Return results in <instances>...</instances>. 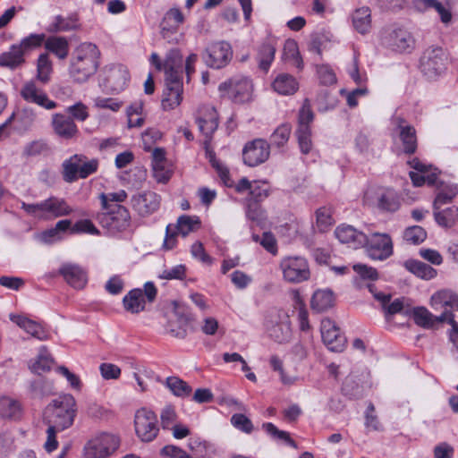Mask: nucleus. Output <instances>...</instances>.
Returning a JSON list of instances; mask_svg holds the SVG:
<instances>
[{
    "instance_id": "nucleus-1",
    "label": "nucleus",
    "mask_w": 458,
    "mask_h": 458,
    "mask_svg": "<svg viewBox=\"0 0 458 458\" xmlns=\"http://www.w3.org/2000/svg\"><path fill=\"white\" fill-rule=\"evenodd\" d=\"M100 50L91 42H82L72 51L69 64V75L77 83L86 82L100 64Z\"/></svg>"
},
{
    "instance_id": "nucleus-2",
    "label": "nucleus",
    "mask_w": 458,
    "mask_h": 458,
    "mask_svg": "<svg viewBox=\"0 0 458 458\" xmlns=\"http://www.w3.org/2000/svg\"><path fill=\"white\" fill-rule=\"evenodd\" d=\"M76 415V401L71 394L59 396L49 403L44 412V421L57 429H65L73 423Z\"/></svg>"
},
{
    "instance_id": "nucleus-3",
    "label": "nucleus",
    "mask_w": 458,
    "mask_h": 458,
    "mask_svg": "<svg viewBox=\"0 0 458 458\" xmlns=\"http://www.w3.org/2000/svg\"><path fill=\"white\" fill-rule=\"evenodd\" d=\"M21 208L33 217L42 220L67 216L74 211L65 199L57 196H50L34 204L22 202Z\"/></svg>"
},
{
    "instance_id": "nucleus-4",
    "label": "nucleus",
    "mask_w": 458,
    "mask_h": 458,
    "mask_svg": "<svg viewBox=\"0 0 458 458\" xmlns=\"http://www.w3.org/2000/svg\"><path fill=\"white\" fill-rule=\"evenodd\" d=\"M221 96L234 103L243 104L253 99L254 86L252 81L243 75H235L218 86Z\"/></svg>"
},
{
    "instance_id": "nucleus-5",
    "label": "nucleus",
    "mask_w": 458,
    "mask_h": 458,
    "mask_svg": "<svg viewBox=\"0 0 458 458\" xmlns=\"http://www.w3.org/2000/svg\"><path fill=\"white\" fill-rule=\"evenodd\" d=\"M414 322L424 328H433L437 324L448 323L452 325L450 332V340L458 350V324L454 319V314L446 310L442 311L440 315L435 316L424 307L413 309Z\"/></svg>"
},
{
    "instance_id": "nucleus-6",
    "label": "nucleus",
    "mask_w": 458,
    "mask_h": 458,
    "mask_svg": "<svg viewBox=\"0 0 458 458\" xmlns=\"http://www.w3.org/2000/svg\"><path fill=\"white\" fill-rule=\"evenodd\" d=\"M129 81V71L124 65L111 64L103 68L99 84L106 92L114 94L123 91Z\"/></svg>"
},
{
    "instance_id": "nucleus-7",
    "label": "nucleus",
    "mask_w": 458,
    "mask_h": 458,
    "mask_svg": "<svg viewBox=\"0 0 458 458\" xmlns=\"http://www.w3.org/2000/svg\"><path fill=\"white\" fill-rule=\"evenodd\" d=\"M264 326L269 337L276 342L284 343L288 341L292 335L289 316L282 310H271L268 311L265 318Z\"/></svg>"
},
{
    "instance_id": "nucleus-8",
    "label": "nucleus",
    "mask_w": 458,
    "mask_h": 458,
    "mask_svg": "<svg viewBox=\"0 0 458 458\" xmlns=\"http://www.w3.org/2000/svg\"><path fill=\"white\" fill-rule=\"evenodd\" d=\"M120 445V438L112 433H101L87 442L83 448L84 458H106Z\"/></svg>"
},
{
    "instance_id": "nucleus-9",
    "label": "nucleus",
    "mask_w": 458,
    "mask_h": 458,
    "mask_svg": "<svg viewBox=\"0 0 458 458\" xmlns=\"http://www.w3.org/2000/svg\"><path fill=\"white\" fill-rule=\"evenodd\" d=\"M283 278L291 284H300L310 276V270L306 259L300 256L284 258L280 262Z\"/></svg>"
},
{
    "instance_id": "nucleus-10",
    "label": "nucleus",
    "mask_w": 458,
    "mask_h": 458,
    "mask_svg": "<svg viewBox=\"0 0 458 458\" xmlns=\"http://www.w3.org/2000/svg\"><path fill=\"white\" fill-rule=\"evenodd\" d=\"M103 211L98 215L99 224L110 231H122L130 225V213L120 204H112L110 208H102Z\"/></svg>"
},
{
    "instance_id": "nucleus-11",
    "label": "nucleus",
    "mask_w": 458,
    "mask_h": 458,
    "mask_svg": "<svg viewBox=\"0 0 458 458\" xmlns=\"http://www.w3.org/2000/svg\"><path fill=\"white\" fill-rule=\"evenodd\" d=\"M364 246L368 256L374 260H386L394 253L392 238L386 233L375 232L367 234Z\"/></svg>"
},
{
    "instance_id": "nucleus-12",
    "label": "nucleus",
    "mask_w": 458,
    "mask_h": 458,
    "mask_svg": "<svg viewBox=\"0 0 458 458\" xmlns=\"http://www.w3.org/2000/svg\"><path fill=\"white\" fill-rule=\"evenodd\" d=\"M134 428L137 437L142 442L153 441L159 431L156 414L146 408L138 410L134 417Z\"/></svg>"
},
{
    "instance_id": "nucleus-13",
    "label": "nucleus",
    "mask_w": 458,
    "mask_h": 458,
    "mask_svg": "<svg viewBox=\"0 0 458 458\" xmlns=\"http://www.w3.org/2000/svg\"><path fill=\"white\" fill-rule=\"evenodd\" d=\"M446 60V53L442 47H430L421 57V71L428 79H435L445 71Z\"/></svg>"
},
{
    "instance_id": "nucleus-14",
    "label": "nucleus",
    "mask_w": 458,
    "mask_h": 458,
    "mask_svg": "<svg viewBox=\"0 0 458 458\" xmlns=\"http://www.w3.org/2000/svg\"><path fill=\"white\" fill-rule=\"evenodd\" d=\"M37 81V80H30L22 84L20 89L22 99L47 110L55 108L57 104L47 97L46 91L38 85Z\"/></svg>"
},
{
    "instance_id": "nucleus-15",
    "label": "nucleus",
    "mask_w": 458,
    "mask_h": 458,
    "mask_svg": "<svg viewBox=\"0 0 458 458\" xmlns=\"http://www.w3.org/2000/svg\"><path fill=\"white\" fill-rule=\"evenodd\" d=\"M233 56V50L229 43L220 41L211 44L206 49L203 59L207 65L220 69L229 64Z\"/></svg>"
},
{
    "instance_id": "nucleus-16",
    "label": "nucleus",
    "mask_w": 458,
    "mask_h": 458,
    "mask_svg": "<svg viewBox=\"0 0 458 458\" xmlns=\"http://www.w3.org/2000/svg\"><path fill=\"white\" fill-rule=\"evenodd\" d=\"M270 155L269 144L262 139L248 142L242 151L243 161L249 166H256L264 163Z\"/></svg>"
},
{
    "instance_id": "nucleus-17",
    "label": "nucleus",
    "mask_w": 458,
    "mask_h": 458,
    "mask_svg": "<svg viewBox=\"0 0 458 458\" xmlns=\"http://www.w3.org/2000/svg\"><path fill=\"white\" fill-rule=\"evenodd\" d=\"M384 43L396 52H406L413 48L414 39L411 33L402 28L387 30L383 36Z\"/></svg>"
},
{
    "instance_id": "nucleus-18",
    "label": "nucleus",
    "mask_w": 458,
    "mask_h": 458,
    "mask_svg": "<svg viewBox=\"0 0 458 458\" xmlns=\"http://www.w3.org/2000/svg\"><path fill=\"white\" fill-rule=\"evenodd\" d=\"M394 131L398 135L407 154H412L417 149V136L415 128L403 118L396 116L392 121Z\"/></svg>"
},
{
    "instance_id": "nucleus-19",
    "label": "nucleus",
    "mask_w": 458,
    "mask_h": 458,
    "mask_svg": "<svg viewBox=\"0 0 458 458\" xmlns=\"http://www.w3.org/2000/svg\"><path fill=\"white\" fill-rule=\"evenodd\" d=\"M321 337L327 347L332 352H341L345 344V337L339 327L330 318H324L320 326Z\"/></svg>"
},
{
    "instance_id": "nucleus-20",
    "label": "nucleus",
    "mask_w": 458,
    "mask_h": 458,
    "mask_svg": "<svg viewBox=\"0 0 458 458\" xmlns=\"http://www.w3.org/2000/svg\"><path fill=\"white\" fill-rule=\"evenodd\" d=\"M132 208L142 216L156 212L160 206V196L151 191L134 194L131 199Z\"/></svg>"
},
{
    "instance_id": "nucleus-21",
    "label": "nucleus",
    "mask_w": 458,
    "mask_h": 458,
    "mask_svg": "<svg viewBox=\"0 0 458 458\" xmlns=\"http://www.w3.org/2000/svg\"><path fill=\"white\" fill-rule=\"evenodd\" d=\"M197 123L199 131L206 136L204 142L207 152H208L211 135L217 129L218 118L216 109L213 106H203L199 111Z\"/></svg>"
},
{
    "instance_id": "nucleus-22",
    "label": "nucleus",
    "mask_w": 458,
    "mask_h": 458,
    "mask_svg": "<svg viewBox=\"0 0 458 458\" xmlns=\"http://www.w3.org/2000/svg\"><path fill=\"white\" fill-rule=\"evenodd\" d=\"M165 88L163 91L161 106L164 111H170L177 106L182 101L183 86L182 81H165Z\"/></svg>"
},
{
    "instance_id": "nucleus-23",
    "label": "nucleus",
    "mask_w": 458,
    "mask_h": 458,
    "mask_svg": "<svg viewBox=\"0 0 458 458\" xmlns=\"http://www.w3.org/2000/svg\"><path fill=\"white\" fill-rule=\"evenodd\" d=\"M183 59L181 53L173 49L170 50L164 61L165 81H182Z\"/></svg>"
},
{
    "instance_id": "nucleus-24",
    "label": "nucleus",
    "mask_w": 458,
    "mask_h": 458,
    "mask_svg": "<svg viewBox=\"0 0 458 458\" xmlns=\"http://www.w3.org/2000/svg\"><path fill=\"white\" fill-rule=\"evenodd\" d=\"M335 237L340 242L348 244L352 249L364 247L367 241V234L357 231L349 225H341L335 231Z\"/></svg>"
},
{
    "instance_id": "nucleus-25",
    "label": "nucleus",
    "mask_w": 458,
    "mask_h": 458,
    "mask_svg": "<svg viewBox=\"0 0 458 458\" xmlns=\"http://www.w3.org/2000/svg\"><path fill=\"white\" fill-rule=\"evenodd\" d=\"M51 124L55 133L64 140H72L79 132L73 119L63 114H53Z\"/></svg>"
},
{
    "instance_id": "nucleus-26",
    "label": "nucleus",
    "mask_w": 458,
    "mask_h": 458,
    "mask_svg": "<svg viewBox=\"0 0 458 458\" xmlns=\"http://www.w3.org/2000/svg\"><path fill=\"white\" fill-rule=\"evenodd\" d=\"M430 305L436 311L458 310V294L451 290H440L430 298Z\"/></svg>"
},
{
    "instance_id": "nucleus-27",
    "label": "nucleus",
    "mask_w": 458,
    "mask_h": 458,
    "mask_svg": "<svg viewBox=\"0 0 458 458\" xmlns=\"http://www.w3.org/2000/svg\"><path fill=\"white\" fill-rule=\"evenodd\" d=\"M59 273L71 286L76 289L83 288L88 282L87 272L75 264H64Z\"/></svg>"
},
{
    "instance_id": "nucleus-28",
    "label": "nucleus",
    "mask_w": 458,
    "mask_h": 458,
    "mask_svg": "<svg viewBox=\"0 0 458 458\" xmlns=\"http://www.w3.org/2000/svg\"><path fill=\"white\" fill-rule=\"evenodd\" d=\"M276 51V40L267 38L259 47L256 59L259 69L267 72L275 59Z\"/></svg>"
},
{
    "instance_id": "nucleus-29",
    "label": "nucleus",
    "mask_w": 458,
    "mask_h": 458,
    "mask_svg": "<svg viewBox=\"0 0 458 458\" xmlns=\"http://www.w3.org/2000/svg\"><path fill=\"white\" fill-rule=\"evenodd\" d=\"M10 319L28 334L38 340L48 339V333L38 324L22 315L11 314Z\"/></svg>"
},
{
    "instance_id": "nucleus-30",
    "label": "nucleus",
    "mask_w": 458,
    "mask_h": 458,
    "mask_svg": "<svg viewBox=\"0 0 458 458\" xmlns=\"http://www.w3.org/2000/svg\"><path fill=\"white\" fill-rule=\"evenodd\" d=\"M369 292L373 294L374 298L377 300L386 313V315H394L403 311L404 308L403 299H395L391 303V295L381 292H377L375 286L372 284L368 285Z\"/></svg>"
},
{
    "instance_id": "nucleus-31",
    "label": "nucleus",
    "mask_w": 458,
    "mask_h": 458,
    "mask_svg": "<svg viewBox=\"0 0 458 458\" xmlns=\"http://www.w3.org/2000/svg\"><path fill=\"white\" fill-rule=\"evenodd\" d=\"M352 24L360 34H368L371 30V10L368 6L357 8L352 13Z\"/></svg>"
},
{
    "instance_id": "nucleus-32",
    "label": "nucleus",
    "mask_w": 458,
    "mask_h": 458,
    "mask_svg": "<svg viewBox=\"0 0 458 458\" xmlns=\"http://www.w3.org/2000/svg\"><path fill=\"white\" fill-rule=\"evenodd\" d=\"M377 207L383 212L394 213L401 207L400 196L395 191L386 189L378 194Z\"/></svg>"
},
{
    "instance_id": "nucleus-33",
    "label": "nucleus",
    "mask_w": 458,
    "mask_h": 458,
    "mask_svg": "<svg viewBox=\"0 0 458 458\" xmlns=\"http://www.w3.org/2000/svg\"><path fill=\"white\" fill-rule=\"evenodd\" d=\"M24 63V55L16 44L12 45L8 51L0 55V66L13 70L20 67Z\"/></svg>"
},
{
    "instance_id": "nucleus-34",
    "label": "nucleus",
    "mask_w": 458,
    "mask_h": 458,
    "mask_svg": "<svg viewBox=\"0 0 458 458\" xmlns=\"http://www.w3.org/2000/svg\"><path fill=\"white\" fill-rule=\"evenodd\" d=\"M404 267L416 276L430 280L437 276V270L429 265L416 259H408L403 263Z\"/></svg>"
},
{
    "instance_id": "nucleus-35",
    "label": "nucleus",
    "mask_w": 458,
    "mask_h": 458,
    "mask_svg": "<svg viewBox=\"0 0 458 458\" xmlns=\"http://www.w3.org/2000/svg\"><path fill=\"white\" fill-rule=\"evenodd\" d=\"M273 89L281 95H293L299 89L296 79L289 74H279L273 82Z\"/></svg>"
},
{
    "instance_id": "nucleus-36",
    "label": "nucleus",
    "mask_w": 458,
    "mask_h": 458,
    "mask_svg": "<svg viewBox=\"0 0 458 458\" xmlns=\"http://www.w3.org/2000/svg\"><path fill=\"white\" fill-rule=\"evenodd\" d=\"M45 47L59 59H65L69 54V43L64 37L52 36L45 39Z\"/></svg>"
},
{
    "instance_id": "nucleus-37",
    "label": "nucleus",
    "mask_w": 458,
    "mask_h": 458,
    "mask_svg": "<svg viewBox=\"0 0 458 458\" xmlns=\"http://www.w3.org/2000/svg\"><path fill=\"white\" fill-rule=\"evenodd\" d=\"M334 301V293L331 290H317L311 298V308L318 312H322L331 308Z\"/></svg>"
},
{
    "instance_id": "nucleus-38",
    "label": "nucleus",
    "mask_w": 458,
    "mask_h": 458,
    "mask_svg": "<svg viewBox=\"0 0 458 458\" xmlns=\"http://www.w3.org/2000/svg\"><path fill=\"white\" fill-rule=\"evenodd\" d=\"M200 220L196 216L182 215L178 217L174 228L182 237H186L191 233L196 232L200 227Z\"/></svg>"
},
{
    "instance_id": "nucleus-39",
    "label": "nucleus",
    "mask_w": 458,
    "mask_h": 458,
    "mask_svg": "<svg viewBox=\"0 0 458 458\" xmlns=\"http://www.w3.org/2000/svg\"><path fill=\"white\" fill-rule=\"evenodd\" d=\"M79 21L76 15L63 17L57 15L50 23L47 30L50 32H64L77 30L79 28Z\"/></svg>"
},
{
    "instance_id": "nucleus-40",
    "label": "nucleus",
    "mask_w": 458,
    "mask_h": 458,
    "mask_svg": "<svg viewBox=\"0 0 458 458\" xmlns=\"http://www.w3.org/2000/svg\"><path fill=\"white\" fill-rule=\"evenodd\" d=\"M416 6L420 10L434 9L440 16L443 23H449L452 20V13L449 8L445 7L438 0H416Z\"/></svg>"
},
{
    "instance_id": "nucleus-41",
    "label": "nucleus",
    "mask_w": 458,
    "mask_h": 458,
    "mask_svg": "<svg viewBox=\"0 0 458 458\" xmlns=\"http://www.w3.org/2000/svg\"><path fill=\"white\" fill-rule=\"evenodd\" d=\"M52 72L53 64L49 58L48 54L44 53L39 55L37 60L36 80L39 83L46 85L49 82Z\"/></svg>"
},
{
    "instance_id": "nucleus-42",
    "label": "nucleus",
    "mask_w": 458,
    "mask_h": 458,
    "mask_svg": "<svg viewBox=\"0 0 458 458\" xmlns=\"http://www.w3.org/2000/svg\"><path fill=\"white\" fill-rule=\"evenodd\" d=\"M126 310L131 313H138L143 310L145 301L143 292L140 289L131 290L123 300Z\"/></svg>"
},
{
    "instance_id": "nucleus-43",
    "label": "nucleus",
    "mask_w": 458,
    "mask_h": 458,
    "mask_svg": "<svg viewBox=\"0 0 458 458\" xmlns=\"http://www.w3.org/2000/svg\"><path fill=\"white\" fill-rule=\"evenodd\" d=\"M283 58L298 69H302L303 62L300 55L298 44L294 39H287L284 44Z\"/></svg>"
},
{
    "instance_id": "nucleus-44",
    "label": "nucleus",
    "mask_w": 458,
    "mask_h": 458,
    "mask_svg": "<svg viewBox=\"0 0 458 458\" xmlns=\"http://www.w3.org/2000/svg\"><path fill=\"white\" fill-rule=\"evenodd\" d=\"M53 363V360L46 347H42L36 360L30 365L32 372L41 374L49 371Z\"/></svg>"
},
{
    "instance_id": "nucleus-45",
    "label": "nucleus",
    "mask_w": 458,
    "mask_h": 458,
    "mask_svg": "<svg viewBox=\"0 0 458 458\" xmlns=\"http://www.w3.org/2000/svg\"><path fill=\"white\" fill-rule=\"evenodd\" d=\"M63 177L67 182H72L80 178V156L74 155L63 164Z\"/></svg>"
},
{
    "instance_id": "nucleus-46",
    "label": "nucleus",
    "mask_w": 458,
    "mask_h": 458,
    "mask_svg": "<svg viewBox=\"0 0 458 458\" xmlns=\"http://www.w3.org/2000/svg\"><path fill=\"white\" fill-rule=\"evenodd\" d=\"M21 407L17 401L7 397H0V416L5 419H14L20 414Z\"/></svg>"
},
{
    "instance_id": "nucleus-47",
    "label": "nucleus",
    "mask_w": 458,
    "mask_h": 458,
    "mask_svg": "<svg viewBox=\"0 0 458 458\" xmlns=\"http://www.w3.org/2000/svg\"><path fill=\"white\" fill-rule=\"evenodd\" d=\"M458 193V187L454 184L444 185L439 190L434 201V209L440 208L450 202Z\"/></svg>"
},
{
    "instance_id": "nucleus-48",
    "label": "nucleus",
    "mask_w": 458,
    "mask_h": 458,
    "mask_svg": "<svg viewBox=\"0 0 458 458\" xmlns=\"http://www.w3.org/2000/svg\"><path fill=\"white\" fill-rule=\"evenodd\" d=\"M46 39V35L41 34H30L28 37L22 38L19 44H16L22 54L25 55L33 49L39 47Z\"/></svg>"
},
{
    "instance_id": "nucleus-49",
    "label": "nucleus",
    "mask_w": 458,
    "mask_h": 458,
    "mask_svg": "<svg viewBox=\"0 0 458 458\" xmlns=\"http://www.w3.org/2000/svg\"><path fill=\"white\" fill-rule=\"evenodd\" d=\"M166 386L171 392L179 397H187L191 393V387L177 377H170L166 379Z\"/></svg>"
},
{
    "instance_id": "nucleus-50",
    "label": "nucleus",
    "mask_w": 458,
    "mask_h": 458,
    "mask_svg": "<svg viewBox=\"0 0 458 458\" xmlns=\"http://www.w3.org/2000/svg\"><path fill=\"white\" fill-rule=\"evenodd\" d=\"M354 145L359 154L364 156L365 157L369 158L373 157L375 156L372 142L369 135H367L366 133H358L354 139Z\"/></svg>"
},
{
    "instance_id": "nucleus-51",
    "label": "nucleus",
    "mask_w": 458,
    "mask_h": 458,
    "mask_svg": "<svg viewBox=\"0 0 458 458\" xmlns=\"http://www.w3.org/2000/svg\"><path fill=\"white\" fill-rule=\"evenodd\" d=\"M410 164L416 170V172H410V177L413 185L419 187L427 183L425 173H428V165L416 158L411 161Z\"/></svg>"
},
{
    "instance_id": "nucleus-52",
    "label": "nucleus",
    "mask_w": 458,
    "mask_h": 458,
    "mask_svg": "<svg viewBox=\"0 0 458 458\" xmlns=\"http://www.w3.org/2000/svg\"><path fill=\"white\" fill-rule=\"evenodd\" d=\"M262 428L274 439L284 441L290 446L297 448L295 441H293L288 432L278 429L273 423L266 422L262 425Z\"/></svg>"
},
{
    "instance_id": "nucleus-53",
    "label": "nucleus",
    "mask_w": 458,
    "mask_h": 458,
    "mask_svg": "<svg viewBox=\"0 0 458 458\" xmlns=\"http://www.w3.org/2000/svg\"><path fill=\"white\" fill-rule=\"evenodd\" d=\"M292 128L288 123L278 126L270 137L271 144L276 147L284 146L289 140Z\"/></svg>"
},
{
    "instance_id": "nucleus-54",
    "label": "nucleus",
    "mask_w": 458,
    "mask_h": 458,
    "mask_svg": "<svg viewBox=\"0 0 458 458\" xmlns=\"http://www.w3.org/2000/svg\"><path fill=\"white\" fill-rule=\"evenodd\" d=\"M296 136L301 151L303 154H308L312 148L311 131L310 126L302 125L301 127H298L296 131Z\"/></svg>"
},
{
    "instance_id": "nucleus-55",
    "label": "nucleus",
    "mask_w": 458,
    "mask_h": 458,
    "mask_svg": "<svg viewBox=\"0 0 458 458\" xmlns=\"http://www.w3.org/2000/svg\"><path fill=\"white\" fill-rule=\"evenodd\" d=\"M269 195V187L265 182H255L250 191L248 200L259 203Z\"/></svg>"
},
{
    "instance_id": "nucleus-56",
    "label": "nucleus",
    "mask_w": 458,
    "mask_h": 458,
    "mask_svg": "<svg viewBox=\"0 0 458 458\" xmlns=\"http://www.w3.org/2000/svg\"><path fill=\"white\" fill-rule=\"evenodd\" d=\"M434 216L437 223L444 227H450L454 225L455 221V216H457L456 209L446 208L445 210L440 211L439 209H435Z\"/></svg>"
},
{
    "instance_id": "nucleus-57",
    "label": "nucleus",
    "mask_w": 458,
    "mask_h": 458,
    "mask_svg": "<svg viewBox=\"0 0 458 458\" xmlns=\"http://www.w3.org/2000/svg\"><path fill=\"white\" fill-rule=\"evenodd\" d=\"M426 237L425 230L419 225L409 227L403 233V239L411 244H420Z\"/></svg>"
},
{
    "instance_id": "nucleus-58",
    "label": "nucleus",
    "mask_w": 458,
    "mask_h": 458,
    "mask_svg": "<svg viewBox=\"0 0 458 458\" xmlns=\"http://www.w3.org/2000/svg\"><path fill=\"white\" fill-rule=\"evenodd\" d=\"M185 276L186 267L182 264H179L164 269L159 275V277L165 280H182Z\"/></svg>"
},
{
    "instance_id": "nucleus-59",
    "label": "nucleus",
    "mask_w": 458,
    "mask_h": 458,
    "mask_svg": "<svg viewBox=\"0 0 458 458\" xmlns=\"http://www.w3.org/2000/svg\"><path fill=\"white\" fill-rule=\"evenodd\" d=\"M127 193L121 190L117 192L102 193L99 196L102 208H110L112 204H119L126 199Z\"/></svg>"
},
{
    "instance_id": "nucleus-60",
    "label": "nucleus",
    "mask_w": 458,
    "mask_h": 458,
    "mask_svg": "<svg viewBox=\"0 0 458 458\" xmlns=\"http://www.w3.org/2000/svg\"><path fill=\"white\" fill-rule=\"evenodd\" d=\"M231 423L235 428L247 434L253 430V424L250 420L242 413L233 414L231 417Z\"/></svg>"
},
{
    "instance_id": "nucleus-61",
    "label": "nucleus",
    "mask_w": 458,
    "mask_h": 458,
    "mask_svg": "<svg viewBox=\"0 0 458 458\" xmlns=\"http://www.w3.org/2000/svg\"><path fill=\"white\" fill-rule=\"evenodd\" d=\"M159 454L163 458H194L186 451L174 445H166L159 451Z\"/></svg>"
},
{
    "instance_id": "nucleus-62",
    "label": "nucleus",
    "mask_w": 458,
    "mask_h": 458,
    "mask_svg": "<svg viewBox=\"0 0 458 458\" xmlns=\"http://www.w3.org/2000/svg\"><path fill=\"white\" fill-rule=\"evenodd\" d=\"M316 224L319 231H325L333 224V218L328 208H320L316 211Z\"/></svg>"
},
{
    "instance_id": "nucleus-63",
    "label": "nucleus",
    "mask_w": 458,
    "mask_h": 458,
    "mask_svg": "<svg viewBox=\"0 0 458 458\" xmlns=\"http://www.w3.org/2000/svg\"><path fill=\"white\" fill-rule=\"evenodd\" d=\"M98 167V159L87 160L83 156H80V178H87L89 175L94 174Z\"/></svg>"
},
{
    "instance_id": "nucleus-64",
    "label": "nucleus",
    "mask_w": 458,
    "mask_h": 458,
    "mask_svg": "<svg viewBox=\"0 0 458 458\" xmlns=\"http://www.w3.org/2000/svg\"><path fill=\"white\" fill-rule=\"evenodd\" d=\"M94 106L100 109H109L117 112L123 106V102L111 98H96L94 99Z\"/></svg>"
}]
</instances>
